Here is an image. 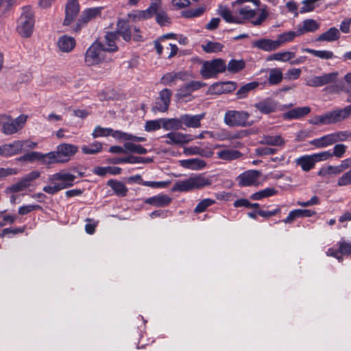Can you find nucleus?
Instances as JSON below:
<instances>
[{"instance_id":"obj_25","label":"nucleus","mask_w":351,"mask_h":351,"mask_svg":"<svg viewBox=\"0 0 351 351\" xmlns=\"http://www.w3.org/2000/svg\"><path fill=\"white\" fill-rule=\"evenodd\" d=\"M157 5L155 3H151L149 8L145 10H138L134 13L130 14L129 16L132 18L134 20L142 21L152 18L156 12Z\"/></svg>"},{"instance_id":"obj_21","label":"nucleus","mask_w":351,"mask_h":351,"mask_svg":"<svg viewBox=\"0 0 351 351\" xmlns=\"http://www.w3.org/2000/svg\"><path fill=\"white\" fill-rule=\"evenodd\" d=\"M205 113L198 114H184L181 115L182 125L187 128H198L201 126V121L204 118Z\"/></svg>"},{"instance_id":"obj_14","label":"nucleus","mask_w":351,"mask_h":351,"mask_svg":"<svg viewBox=\"0 0 351 351\" xmlns=\"http://www.w3.org/2000/svg\"><path fill=\"white\" fill-rule=\"evenodd\" d=\"M80 10V5L77 0H69L65 7V19L63 25H70L76 19Z\"/></svg>"},{"instance_id":"obj_33","label":"nucleus","mask_w":351,"mask_h":351,"mask_svg":"<svg viewBox=\"0 0 351 351\" xmlns=\"http://www.w3.org/2000/svg\"><path fill=\"white\" fill-rule=\"evenodd\" d=\"M162 128L165 130H178L182 128L181 115L178 118H162Z\"/></svg>"},{"instance_id":"obj_3","label":"nucleus","mask_w":351,"mask_h":351,"mask_svg":"<svg viewBox=\"0 0 351 351\" xmlns=\"http://www.w3.org/2000/svg\"><path fill=\"white\" fill-rule=\"evenodd\" d=\"M247 1L253 2L256 8L252 9L248 5H242L241 8L238 10L239 14L242 16L243 19L251 20V23L253 25H261L263 23V22L267 18L268 13L266 10H262L261 13L258 14L257 19H254V18L256 15V8L260 5L259 0H237L232 3V5H241Z\"/></svg>"},{"instance_id":"obj_54","label":"nucleus","mask_w":351,"mask_h":351,"mask_svg":"<svg viewBox=\"0 0 351 351\" xmlns=\"http://www.w3.org/2000/svg\"><path fill=\"white\" fill-rule=\"evenodd\" d=\"M156 22L160 26L169 25L171 23V19L164 11L158 10L155 14Z\"/></svg>"},{"instance_id":"obj_16","label":"nucleus","mask_w":351,"mask_h":351,"mask_svg":"<svg viewBox=\"0 0 351 351\" xmlns=\"http://www.w3.org/2000/svg\"><path fill=\"white\" fill-rule=\"evenodd\" d=\"M216 148L220 149L216 154L219 159L226 161H232L239 159L243 154L238 150L233 149H228L225 145H217Z\"/></svg>"},{"instance_id":"obj_62","label":"nucleus","mask_w":351,"mask_h":351,"mask_svg":"<svg viewBox=\"0 0 351 351\" xmlns=\"http://www.w3.org/2000/svg\"><path fill=\"white\" fill-rule=\"evenodd\" d=\"M337 72H332L322 75V77L323 86L335 82L337 78Z\"/></svg>"},{"instance_id":"obj_13","label":"nucleus","mask_w":351,"mask_h":351,"mask_svg":"<svg viewBox=\"0 0 351 351\" xmlns=\"http://www.w3.org/2000/svg\"><path fill=\"white\" fill-rule=\"evenodd\" d=\"M167 140L165 143L167 145H183L192 141L194 138L189 134H183L179 132H171L163 136Z\"/></svg>"},{"instance_id":"obj_63","label":"nucleus","mask_w":351,"mask_h":351,"mask_svg":"<svg viewBox=\"0 0 351 351\" xmlns=\"http://www.w3.org/2000/svg\"><path fill=\"white\" fill-rule=\"evenodd\" d=\"M176 80V72L167 73L161 78V83L164 85H171Z\"/></svg>"},{"instance_id":"obj_27","label":"nucleus","mask_w":351,"mask_h":351,"mask_svg":"<svg viewBox=\"0 0 351 351\" xmlns=\"http://www.w3.org/2000/svg\"><path fill=\"white\" fill-rule=\"evenodd\" d=\"M319 27V23H317L313 19H305L302 23L298 25L297 30L300 36L308 32H314L317 30Z\"/></svg>"},{"instance_id":"obj_7","label":"nucleus","mask_w":351,"mask_h":351,"mask_svg":"<svg viewBox=\"0 0 351 351\" xmlns=\"http://www.w3.org/2000/svg\"><path fill=\"white\" fill-rule=\"evenodd\" d=\"M106 51L99 42H94L86 50L84 62L87 66L97 65L106 60Z\"/></svg>"},{"instance_id":"obj_41","label":"nucleus","mask_w":351,"mask_h":351,"mask_svg":"<svg viewBox=\"0 0 351 351\" xmlns=\"http://www.w3.org/2000/svg\"><path fill=\"white\" fill-rule=\"evenodd\" d=\"M245 67V62L243 60L231 59L226 64V70L232 73H237Z\"/></svg>"},{"instance_id":"obj_64","label":"nucleus","mask_w":351,"mask_h":351,"mask_svg":"<svg viewBox=\"0 0 351 351\" xmlns=\"http://www.w3.org/2000/svg\"><path fill=\"white\" fill-rule=\"evenodd\" d=\"M41 206L39 205H26L21 206L19 208V213L21 215H27L35 210L41 209Z\"/></svg>"},{"instance_id":"obj_15","label":"nucleus","mask_w":351,"mask_h":351,"mask_svg":"<svg viewBox=\"0 0 351 351\" xmlns=\"http://www.w3.org/2000/svg\"><path fill=\"white\" fill-rule=\"evenodd\" d=\"M261 173L257 170H249L239 175L237 178L240 186H250L256 185L258 183V178Z\"/></svg>"},{"instance_id":"obj_2","label":"nucleus","mask_w":351,"mask_h":351,"mask_svg":"<svg viewBox=\"0 0 351 351\" xmlns=\"http://www.w3.org/2000/svg\"><path fill=\"white\" fill-rule=\"evenodd\" d=\"M211 184V179L206 177L204 174L201 173L194 176H191L186 180L176 182L173 186V190L181 192L190 191L195 189H201L210 186Z\"/></svg>"},{"instance_id":"obj_1","label":"nucleus","mask_w":351,"mask_h":351,"mask_svg":"<svg viewBox=\"0 0 351 351\" xmlns=\"http://www.w3.org/2000/svg\"><path fill=\"white\" fill-rule=\"evenodd\" d=\"M75 178V175L69 173H56L49 176L50 184L45 186L43 190L49 195H54L62 189L72 186Z\"/></svg>"},{"instance_id":"obj_5","label":"nucleus","mask_w":351,"mask_h":351,"mask_svg":"<svg viewBox=\"0 0 351 351\" xmlns=\"http://www.w3.org/2000/svg\"><path fill=\"white\" fill-rule=\"evenodd\" d=\"M34 26V19L32 8L25 6L18 21L17 31L23 37L28 38L33 32Z\"/></svg>"},{"instance_id":"obj_53","label":"nucleus","mask_w":351,"mask_h":351,"mask_svg":"<svg viewBox=\"0 0 351 351\" xmlns=\"http://www.w3.org/2000/svg\"><path fill=\"white\" fill-rule=\"evenodd\" d=\"M215 200L210 198H206L199 202L194 209L195 213H201L205 211L207 208L213 205Z\"/></svg>"},{"instance_id":"obj_18","label":"nucleus","mask_w":351,"mask_h":351,"mask_svg":"<svg viewBox=\"0 0 351 351\" xmlns=\"http://www.w3.org/2000/svg\"><path fill=\"white\" fill-rule=\"evenodd\" d=\"M22 152V143L20 140L14 141L10 143H5L0 146V156L10 157Z\"/></svg>"},{"instance_id":"obj_49","label":"nucleus","mask_w":351,"mask_h":351,"mask_svg":"<svg viewBox=\"0 0 351 351\" xmlns=\"http://www.w3.org/2000/svg\"><path fill=\"white\" fill-rule=\"evenodd\" d=\"M261 143L273 145V146H280L285 144V141L280 135L276 136H265L261 141Z\"/></svg>"},{"instance_id":"obj_36","label":"nucleus","mask_w":351,"mask_h":351,"mask_svg":"<svg viewBox=\"0 0 351 351\" xmlns=\"http://www.w3.org/2000/svg\"><path fill=\"white\" fill-rule=\"evenodd\" d=\"M116 32H108L105 36L106 45H102L106 51L112 52L117 50L116 40L118 39Z\"/></svg>"},{"instance_id":"obj_39","label":"nucleus","mask_w":351,"mask_h":351,"mask_svg":"<svg viewBox=\"0 0 351 351\" xmlns=\"http://www.w3.org/2000/svg\"><path fill=\"white\" fill-rule=\"evenodd\" d=\"M295 57V53L291 51H282L269 55L267 58V61L287 62Z\"/></svg>"},{"instance_id":"obj_55","label":"nucleus","mask_w":351,"mask_h":351,"mask_svg":"<svg viewBox=\"0 0 351 351\" xmlns=\"http://www.w3.org/2000/svg\"><path fill=\"white\" fill-rule=\"evenodd\" d=\"M341 173L340 169L337 166L329 165L326 167L322 168L318 172V175L322 177H326L328 175L335 174L338 175Z\"/></svg>"},{"instance_id":"obj_24","label":"nucleus","mask_w":351,"mask_h":351,"mask_svg":"<svg viewBox=\"0 0 351 351\" xmlns=\"http://www.w3.org/2000/svg\"><path fill=\"white\" fill-rule=\"evenodd\" d=\"M57 45L61 51L69 53L75 48L76 41L72 36L63 35L58 38Z\"/></svg>"},{"instance_id":"obj_48","label":"nucleus","mask_w":351,"mask_h":351,"mask_svg":"<svg viewBox=\"0 0 351 351\" xmlns=\"http://www.w3.org/2000/svg\"><path fill=\"white\" fill-rule=\"evenodd\" d=\"M276 193L277 191L274 188H267L253 193L252 195H251L250 199L254 200H260L265 197H271L276 194Z\"/></svg>"},{"instance_id":"obj_28","label":"nucleus","mask_w":351,"mask_h":351,"mask_svg":"<svg viewBox=\"0 0 351 351\" xmlns=\"http://www.w3.org/2000/svg\"><path fill=\"white\" fill-rule=\"evenodd\" d=\"M172 199L167 195H158L147 198L144 202L156 207H164L168 206Z\"/></svg>"},{"instance_id":"obj_20","label":"nucleus","mask_w":351,"mask_h":351,"mask_svg":"<svg viewBox=\"0 0 351 351\" xmlns=\"http://www.w3.org/2000/svg\"><path fill=\"white\" fill-rule=\"evenodd\" d=\"M252 47L265 51H273L279 49V43L277 40H271L269 38H261L254 41L252 44Z\"/></svg>"},{"instance_id":"obj_38","label":"nucleus","mask_w":351,"mask_h":351,"mask_svg":"<svg viewBox=\"0 0 351 351\" xmlns=\"http://www.w3.org/2000/svg\"><path fill=\"white\" fill-rule=\"evenodd\" d=\"M311 145L318 148L325 147L334 144L332 134L324 135L320 138L313 139L310 142Z\"/></svg>"},{"instance_id":"obj_35","label":"nucleus","mask_w":351,"mask_h":351,"mask_svg":"<svg viewBox=\"0 0 351 351\" xmlns=\"http://www.w3.org/2000/svg\"><path fill=\"white\" fill-rule=\"evenodd\" d=\"M268 83L269 85H278L283 80V73L280 68H272L268 69Z\"/></svg>"},{"instance_id":"obj_43","label":"nucleus","mask_w":351,"mask_h":351,"mask_svg":"<svg viewBox=\"0 0 351 351\" xmlns=\"http://www.w3.org/2000/svg\"><path fill=\"white\" fill-rule=\"evenodd\" d=\"M135 141H127L124 143V147L127 149V153H134L138 154H145L147 150L138 144H135Z\"/></svg>"},{"instance_id":"obj_17","label":"nucleus","mask_w":351,"mask_h":351,"mask_svg":"<svg viewBox=\"0 0 351 351\" xmlns=\"http://www.w3.org/2000/svg\"><path fill=\"white\" fill-rule=\"evenodd\" d=\"M171 97V91L168 88H165L160 92L159 97L156 99L155 105L153 107L154 110L160 112H166L169 106Z\"/></svg>"},{"instance_id":"obj_56","label":"nucleus","mask_w":351,"mask_h":351,"mask_svg":"<svg viewBox=\"0 0 351 351\" xmlns=\"http://www.w3.org/2000/svg\"><path fill=\"white\" fill-rule=\"evenodd\" d=\"M110 132H112V128H102L98 125L95 127L92 136L93 138L106 137L110 136Z\"/></svg>"},{"instance_id":"obj_32","label":"nucleus","mask_w":351,"mask_h":351,"mask_svg":"<svg viewBox=\"0 0 351 351\" xmlns=\"http://www.w3.org/2000/svg\"><path fill=\"white\" fill-rule=\"evenodd\" d=\"M297 165L300 166L304 171H308L313 169L315 165V159L313 155H304L295 160Z\"/></svg>"},{"instance_id":"obj_61","label":"nucleus","mask_w":351,"mask_h":351,"mask_svg":"<svg viewBox=\"0 0 351 351\" xmlns=\"http://www.w3.org/2000/svg\"><path fill=\"white\" fill-rule=\"evenodd\" d=\"M351 183V169L343 173L337 181L339 186H347Z\"/></svg>"},{"instance_id":"obj_45","label":"nucleus","mask_w":351,"mask_h":351,"mask_svg":"<svg viewBox=\"0 0 351 351\" xmlns=\"http://www.w3.org/2000/svg\"><path fill=\"white\" fill-rule=\"evenodd\" d=\"M231 86L232 88H234V83L227 82H217L213 84L210 88L209 91L211 93L215 94H222L226 91H230V89L226 88V86Z\"/></svg>"},{"instance_id":"obj_46","label":"nucleus","mask_w":351,"mask_h":351,"mask_svg":"<svg viewBox=\"0 0 351 351\" xmlns=\"http://www.w3.org/2000/svg\"><path fill=\"white\" fill-rule=\"evenodd\" d=\"M27 154V160L29 162H32L34 160H40L42 164L49 165H51V160H48L47 153L42 154L38 152H32Z\"/></svg>"},{"instance_id":"obj_59","label":"nucleus","mask_w":351,"mask_h":351,"mask_svg":"<svg viewBox=\"0 0 351 351\" xmlns=\"http://www.w3.org/2000/svg\"><path fill=\"white\" fill-rule=\"evenodd\" d=\"M306 85L311 87H319L323 86L322 77L313 76L306 80Z\"/></svg>"},{"instance_id":"obj_10","label":"nucleus","mask_w":351,"mask_h":351,"mask_svg":"<svg viewBox=\"0 0 351 351\" xmlns=\"http://www.w3.org/2000/svg\"><path fill=\"white\" fill-rule=\"evenodd\" d=\"M40 176V173L34 170L23 176L18 182L12 184L6 189L7 193H14L23 191L32 186V183Z\"/></svg>"},{"instance_id":"obj_37","label":"nucleus","mask_w":351,"mask_h":351,"mask_svg":"<svg viewBox=\"0 0 351 351\" xmlns=\"http://www.w3.org/2000/svg\"><path fill=\"white\" fill-rule=\"evenodd\" d=\"M340 36L339 31L336 27H330L326 32L320 34L317 38V41L332 42L339 39Z\"/></svg>"},{"instance_id":"obj_42","label":"nucleus","mask_w":351,"mask_h":351,"mask_svg":"<svg viewBox=\"0 0 351 351\" xmlns=\"http://www.w3.org/2000/svg\"><path fill=\"white\" fill-rule=\"evenodd\" d=\"M184 154L190 156V155H199L203 157L210 158L212 156L213 152H206L204 149L197 147H185L184 149Z\"/></svg>"},{"instance_id":"obj_52","label":"nucleus","mask_w":351,"mask_h":351,"mask_svg":"<svg viewBox=\"0 0 351 351\" xmlns=\"http://www.w3.org/2000/svg\"><path fill=\"white\" fill-rule=\"evenodd\" d=\"M202 47L206 53H216L221 51L223 46L217 42L208 41L206 43L202 45Z\"/></svg>"},{"instance_id":"obj_60","label":"nucleus","mask_w":351,"mask_h":351,"mask_svg":"<svg viewBox=\"0 0 351 351\" xmlns=\"http://www.w3.org/2000/svg\"><path fill=\"white\" fill-rule=\"evenodd\" d=\"M301 75V69L293 68L289 69L285 73V79L288 80H295L300 77Z\"/></svg>"},{"instance_id":"obj_50","label":"nucleus","mask_w":351,"mask_h":351,"mask_svg":"<svg viewBox=\"0 0 351 351\" xmlns=\"http://www.w3.org/2000/svg\"><path fill=\"white\" fill-rule=\"evenodd\" d=\"M101 149L102 144L97 141L82 147V151L84 154H95L100 152Z\"/></svg>"},{"instance_id":"obj_34","label":"nucleus","mask_w":351,"mask_h":351,"mask_svg":"<svg viewBox=\"0 0 351 351\" xmlns=\"http://www.w3.org/2000/svg\"><path fill=\"white\" fill-rule=\"evenodd\" d=\"M218 14L227 22L230 23L241 24L242 20L239 17L234 16L232 12L226 6H219Z\"/></svg>"},{"instance_id":"obj_8","label":"nucleus","mask_w":351,"mask_h":351,"mask_svg":"<svg viewBox=\"0 0 351 351\" xmlns=\"http://www.w3.org/2000/svg\"><path fill=\"white\" fill-rule=\"evenodd\" d=\"M2 119L1 132L5 135H12L24 127L27 116L21 114L16 119H13L10 116H3Z\"/></svg>"},{"instance_id":"obj_31","label":"nucleus","mask_w":351,"mask_h":351,"mask_svg":"<svg viewBox=\"0 0 351 351\" xmlns=\"http://www.w3.org/2000/svg\"><path fill=\"white\" fill-rule=\"evenodd\" d=\"M110 136H112L113 138L117 140L123 139L125 141H132L136 142H144L146 141V138L145 137L136 136L132 135V134L123 132L120 130H114L112 129V132H110Z\"/></svg>"},{"instance_id":"obj_58","label":"nucleus","mask_w":351,"mask_h":351,"mask_svg":"<svg viewBox=\"0 0 351 351\" xmlns=\"http://www.w3.org/2000/svg\"><path fill=\"white\" fill-rule=\"evenodd\" d=\"M331 134L335 143L339 141H345L351 136V132L349 131H339Z\"/></svg>"},{"instance_id":"obj_22","label":"nucleus","mask_w":351,"mask_h":351,"mask_svg":"<svg viewBox=\"0 0 351 351\" xmlns=\"http://www.w3.org/2000/svg\"><path fill=\"white\" fill-rule=\"evenodd\" d=\"M153 161L152 158H143L134 156H130L124 158L116 157L110 160V163L112 164H122V163H130V164H138V163H150Z\"/></svg>"},{"instance_id":"obj_51","label":"nucleus","mask_w":351,"mask_h":351,"mask_svg":"<svg viewBox=\"0 0 351 351\" xmlns=\"http://www.w3.org/2000/svg\"><path fill=\"white\" fill-rule=\"evenodd\" d=\"M258 86V83L256 82H250L242 86L237 93V97L239 99L245 97L250 91L255 89Z\"/></svg>"},{"instance_id":"obj_9","label":"nucleus","mask_w":351,"mask_h":351,"mask_svg":"<svg viewBox=\"0 0 351 351\" xmlns=\"http://www.w3.org/2000/svg\"><path fill=\"white\" fill-rule=\"evenodd\" d=\"M226 70V64L221 58L214 59L211 61H206L201 69L200 73L205 79L215 77L218 73Z\"/></svg>"},{"instance_id":"obj_57","label":"nucleus","mask_w":351,"mask_h":351,"mask_svg":"<svg viewBox=\"0 0 351 351\" xmlns=\"http://www.w3.org/2000/svg\"><path fill=\"white\" fill-rule=\"evenodd\" d=\"M161 127V119L147 121L145 125V130L147 132H153L159 130Z\"/></svg>"},{"instance_id":"obj_30","label":"nucleus","mask_w":351,"mask_h":351,"mask_svg":"<svg viewBox=\"0 0 351 351\" xmlns=\"http://www.w3.org/2000/svg\"><path fill=\"white\" fill-rule=\"evenodd\" d=\"M254 107L261 113L267 114L276 111V104L273 100L266 99L256 103Z\"/></svg>"},{"instance_id":"obj_29","label":"nucleus","mask_w":351,"mask_h":351,"mask_svg":"<svg viewBox=\"0 0 351 351\" xmlns=\"http://www.w3.org/2000/svg\"><path fill=\"white\" fill-rule=\"evenodd\" d=\"M180 164L182 167L192 170H201L206 166V162L200 158L182 160Z\"/></svg>"},{"instance_id":"obj_6","label":"nucleus","mask_w":351,"mask_h":351,"mask_svg":"<svg viewBox=\"0 0 351 351\" xmlns=\"http://www.w3.org/2000/svg\"><path fill=\"white\" fill-rule=\"evenodd\" d=\"M250 114L243 110H228L224 114V123L230 127H247L252 125Z\"/></svg>"},{"instance_id":"obj_19","label":"nucleus","mask_w":351,"mask_h":351,"mask_svg":"<svg viewBox=\"0 0 351 351\" xmlns=\"http://www.w3.org/2000/svg\"><path fill=\"white\" fill-rule=\"evenodd\" d=\"M324 125H332L346 119L343 108L335 109L322 114Z\"/></svg>"},{"instance_id":"obj_40","label":"nucleus","mask_w":351,"mask_h":351,"mask_svg":"<svg viewBox=\"0 0 351 351\" xmlns=\"http://www.w3.org/2000/svg\"><path fill=\"white\" fill-rule=\"evenodd\" d=\"M107 184L118 196L125 197L127 195L128 189L122 182L110 180Z\"/></svg>"},{"instance_id":"obj_26","label":"nucleus","mask_w":351,"mask_h":351,"mask_svg":"<svg viewBox=\"0 0 351 351\" xmlns=\"http://www.w3.org/2000/svg\"><path fill=\"white\" fill-rule=\"evenodd\" d=\"M311 112V108L308 106L295 108L283 114L285 119H299L305 117Z\"/></svg>"},{"instance_id":"obj_12","label":"nucleus","mask_w":351,"mask_h":351,"mask_svg":"<svg viewBox=\"0 0 351 351\" xmlns=\"http://www.w3.org/2000/svg\"><path fill=\"white\" fill-rule=\"evenodd\" d=\"M337 245L338 249L336 250L333 247H330L328 249L326 253L328 256L335 257L339 262H342L343 256L351 255V241L341 239L337 243Z\"/></svg>"},{"instance_id":"obj_23","label":"nucleus","mask_w":351,"mask_h":351,"mask_svg":"<svg viewBox=\"0 0 351 351\" xmlns=\"http://www.w3.org/2000/svg\"><path fill=\"white\" fill-rule=\"evenodd\" d=\"M117 36H121L125 41H130L132 38L130 27L128 22L123 19H120L117 22Z\"/></svg>"},{"instance_id":"obj_11","label":"nucleus","mask_w":351,"mask_h":351,"mask_svg":"<svg viewBox=\"0 0 351 351\" xmlns=\"http://www.w3.org/2000/svg\"><path fill=\"white\" fill-rule=\"evenodd\" d=\"M102 10V7H96L83 10L72 31L78 33L89 21L100 16Z\"/></svg>"},{"instance_id":"obj_44","label":"nucleus","mask_w":351,"mask_h":351,"mask_svg":"<svg viewBox=\"0 0 351 351\" xmlns=\"http://www.w3.org/2000/svg\"><path fill=\"white\" fill-rule=\"evenodd\" d=\"M296 36H300L298 30L289 31L280 34L277 37V42L279 43V48L286 43L291 42Z\"/></svg>"},{"instance_id":"obj_47","label":"nucleus","mask_w":351,"mask_h":351,"mask_svg":"<svg viewBox=\"0 0 351 351\" xmlns=\"http://www.w3.org/2000/svg\"><path fill=\"white\" fill-rule=\"evenodd\" d=\"M305 51L323 60H329L335 57L333 52L328 50H315L312 49H306Z\"/></svg>"},{"instance_id":"obj_4","label":"nucleus","mask_w":351,"mask_h":351,"mask_svg":"<svg viewBox=\"0 0 351 351\" xmlns=\"http://www.w3.org/2000/svg\"><path fill=\"white\" fill-rule=\"evenodd\" d=\"M78 152V147L70 143H61L56 147V150L47 153L48 160L51 164L65 163Z\"/></svg>"}]
</instances>
